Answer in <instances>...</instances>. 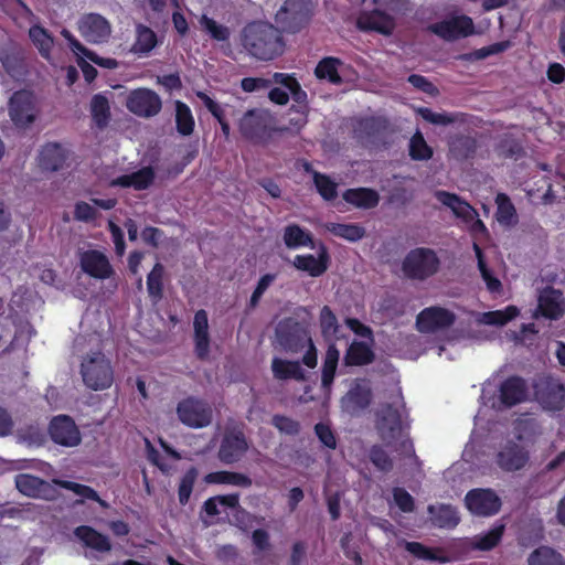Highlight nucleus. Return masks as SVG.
Listing matches in <instances>:
<instances>
[{"label":"nucleus","mask_w":565,"mask_h":565,"mask_svg":"<svg viewBox=\"0 0 565 565\" xmlns=\"http://www.w3.org/2000/svg\"><path fill=\"white\" fill-rule=\"evenodd\" d=\"M241 45L250 57L262 62L282 55L286 46L280 30L264 21H253L243 28Z\"/></svg>","instance_id":"nucleus-1"},{"label":"nucleus","mask_w":565,"mask_h":565,"mask_svg":"<svg viewBox=\"0 0 565 565\" xmlns=\"http://www.w3.org/2000/svg\"><path fill=\"white\" fill-rule=\"evenodd\" d=\"M313 15L311 0H285L275 14L280 32L295 34L308 26Z\"/></svg>","instance_id":"nucleus-2"},{"label":"nucleus","mask_w":565,"mask_h":565,"mask_svg":"<svg viewBox=\"0 0 565 565\" xmlns=\"http://www.w3.org/2000/svg\"><path fill=\"white\" fill-rule=\"evenodd\" d=\"M440 259L437 253L429 247L411 249L402 262V271L412 280H426L438 273Z\"/></svg>","instance_id":"nucleus-3"},{"label":"nucleus","mask_w":565,"mask_h":565,"mask_svg":"<svg viewBox=\"0 0 565 565\" xmlns=\"http://www.w3.org/2000/svg\"><path fill=\"white\" fill-rule=\"evenodd\" d=\"M81 375L84 384L93 391H103L111 386L114 371L110 361L100 351L83 358Z\"/></svg>","instance_id":"nucleus-4"},{"label":"nucleus","mask_w":565,"mask_h":565,"mask_svg":"<svg viewBox=\"0 0 565 565\" xmlns=\"http://www.w3.org/2000/svg\"><path fill=\"white\" fill-rule=\"evenodd\" d=\"M41 108L36 96L28 89L14 92L8 102V115L18 130H26L36 121Z\"/></svg>","instance_id":"nucleus-5"},{"label":"nucleus","mask_w":565,"mask_h":565,"mask_svg":"<svg viewBox=\"0 0 565 565\" xmlns=\"http://www.w3.org/2000/svg\"><path fill=\"white\" fill-rule=\"evenodd\" d=\"M238 129L242 137L255 145H266L276 130L271 116L263 109H249L239 119Z\"/></svg>","instance_id":"nucleus-6"},{"label":"nucleus","mask_w":565,"mask_h":565,"mask_svg":"<svg viewBox=\"0 0 565 565\" xmlns=\"http://www.w3.org/2000/svg\"><path fill=\"white\" fill-rule=\"evenodd\" d=\"M375 416V428L386 446H392L408 429V424L404 423L399 408L391 403L382 404Z\"/></svg>","instance_id":"nucleus-7"},{"label":"nucleus","mask_w":565,"mask_h":565,"mask_svg":"<svg viewBox=\"0 0 565 565\" xmlns=\"http://www.w3.org/2000/svg\"><path fill=\"white\" fill-rule=\"evenodd\" d=\"M276 339L286 352L298 353L306 348L311 335L303 323L289 317L278 322Z\"/></svg>","instance_id":"nucleus-8"},{"label":"nucleus","mask_w":565,"mask_h":565,"mask_svg":"<svg viewBox=\"0 0 565 565\" xmlns=\"http://www.w3.org/2000/svg\"><path fill=\"white\" fill-rule=\"evenodd\" d=\"M435 198L445 206L451 210L454 215L466 224H470V231L475 234L488 232L484 223L478 217V212L462 198L456 193L444 190L435 192Z\"/></svg>","instance_id":"nucleus-9"},{"label":"nucleus","mask_w":565,"mask_h":565,"mask_svg":"<svg viewBox=\"0 0 565 565\" xmlns=\"http://www.w3.org/2000/svg\"><path fill=\"white\" fill-rule=\"evenodd\" d=\"M249 449L248 439L241 426L226 428L222 437L217 458L224 465L241 461Z\"/></svg>","instance_id":"nucleus-10"},{"label":"nucleus","mask_w":565,"mask_h":565,"mask_svg":"<svg viewBox=\"0 0 565 565\" xmlns=\"http://www.w3.org/2000/svg\"><path fill=\"white\" fill-rule=\"evenodd\" d=\"M177 415L179 420L191 428H203L212 423L213 412L203 399L189 396L178 403Z\"/></svg>","instance_id":"nucleus-11"},{"label":"nucleus","mask_w":565,"mask_h":565,"mask_svg":"<svg viewBox=\"0 0 565 565\" xmlns=\"http://www.w3.org/2000/svg\"><path fill=\"white\" fill-rule=\"evenodd\" d=\"M428 30L444 41L452 42L472 35L475 23L469 15L459 14L433 23Z\"/></svg>","instance_id":"nucleus-12"},{"label":"nucleus","mask_w":565,"mask_h":565,"mask_svg":"<svg viewBox=\"0 0 565 565\" xmlns=\"http://www.w3.org/2000/svg\"><path fill=\"white\" fill-rule=\"evenodd\" d=\"M535 397L544 409L561 411L565 407V386L553 376L540 377L535 385Z\"/></svg>","instance_id":"nucleus-13"},{"label":"nucleus","mask_w":565,"mask_h":565,"mask_svg":"<svg viewBox=\"0 0 565 565\" xmlns=\"http://www.w3.org/2000/svg\"><path fill=\"white\" fill-rule=\"evenodd\" d=\"M14 483L18 491L29 498L52 501L58 497L56 484L53 481H46L31 473L17 475Z\"/></svg>","instance_id":"nucleus-14"},{"label":"nucleus","mask_w":565,"mask_h":565,"mask_svg":"<svg viewBox=\"0 0 565 565\" xmlns=\"http://www.w3.org/2000/svg\"><path fill=\"white\" fill-rule=\"evenodd\" d=\"M127 108L135 115L150 118L158 115L162 108L160 96L149 88H138L130 92L126 102Z\"/></svg>","instance_id":"nucleus-15"},{"label":"nucleus","mask_w":565,"mask_h":565,"mask_svg":"<svg viewBox=\"0 0 565 565\" xmlns=\"http://www.w3.org/2000/svg\"><path fill=\"white\" fill-rule=\"evenodd\" d=\"M467 509L475 515L491 516L501 509V499L492 489H472L465 497Z\"/></svg>","instance_id":"nucleus-16"},{"label":"nucleus","mask_w":565,"mask_h":565,"mask_svg":"<svg viewBox=\"0 0 565 565\" xmlns=\"http://www.w3.org/2000/svg\"><path fill=\"white\" fill-rule=\"evenodd\" d=\"M529 461V450L514 440H508L504 443L495 455V462L498 467L505 472L522 470Z\"/></svg>","instance_id":"nucleus-17"},{"label":"nucleus","mask_w":565,"mask_h":565,"mask_svg":"<svg viewBox=\"0 0 565 565\" xmlns=\"http://www.w3.org/2000/svg\"><path fill=\"white\" fill-rule=\"evenodd\" d=\"M456 321V316L452 311L433 306L423 309L416 318V327L420 332L430 333L441 329L451 327Z\"/></svg>","instance_id":"nucleus-18"},{"label":"nucleus","mask_w":565,"mask_h":565,"mask_svg":"<svg viewBox=\"0 0 565 565\" xmlns=\"http://www.w3.org/2000/svg\"><path fill=\"white\" fill-rule=\"evenodd\" d=\"M81 35L90 43H104L110 36L111 26L106 18L98 13H86L78 21Z\"/></svg>","instance_id":"nucleus-19"},{"label":"nucleus","mask_w":565,"mask_h":565,"mask_svg":"<svg viewBox=\"0 0 565 565\" xmlns=\"http://www.w3.org/2000/svg\"><path fill=\"white\" fill-rule=\"evenodd\" d=\"M529 387L526 381L519 375H511L501 382L498 402L502 408H511L526 401Z\"/></svg>","instance_id":"nucleus-20"},{"label":"nucleus","mask_w":565,"mask_h":565,"mask_svg":"<svg viewBox=\"0 0 565 565\" xmlns=\"http://www.w3.org/2000/svg\"><path fill=\"white\" fill-rule=\"evenodd\" d=\"M51 439L65 447H74L81 443V434L75 422L67 415L55 416L49 426Z\"/></svg>","instance_id":"nucleus-21"},{"label":"nucleus","mask_w":565,"mask_h":565,"mask_svg":"<svg viewBox=\"0 0 565 565\" xmlns=\"http://www.w3.org/2000/svg\"><path fill=\"white\" fill-rule=\"evenodd\" d=\"M395 25V19L379 8L361 12L356 20V26L361 31H373L383 35H391Z\"/></svg>","instance_id":"nucleus-22"},{"label":"nucleus","mask_w":565,"mask_h":565,"mask_svg":"<svg viewBox=\"0 0 565 565\" xmlns=\"http://www.w3.org/2000/svg\"><path fill=\"white\" fill-rule=\"evenodd\" d=\"M292 265L296 269L306 271L311 277H320L328 270L330 265L328 247L320 243L317 256L312 254L297 255L294 258Z\"/></svg>","instance_id":"nucleus-23"},{"label":"nucleus","mask_w":565,"mask_h":565,"mask_svg":"<svg viewBox=\"0 0 565 565\" xmlns=\"http://www.w3.org/2000/svg\"><path fill=\"white\" fill-rule=\"evenodd\" d=\"M79 264L84 273L96 279H107L114 274L107 256L96 249L83 252L79 257Z\"/></svg>","instance_id":"nucleus-24"},{"label":"nucleus","mask_w":565,"mask_h":565,"mask_svg":"<svg viewBox=\"0 0 565 565\" xmlns=\"http://www.w3.org/2000/svg\"><path fill=\"white\" fill-rule=\"evenodd\" d=\"M193 341L194 353L201 361H205L210 354V334H209V318L204 309H200L194 313L193 319Z\"/></svg>","instance_id":"nucleus-25"},{"label":"nucleus","mask_w":565,"mask_h":565,"mask_svg":"<svg viewBox=\"0 0 565 565\" xmlns=\"http://www.w3.org/2000/svg\"><path fill=\"white\" fill-rule=\"evenodd\" d=\"M70 151L58 142L45 143L39 154V166L42 170L55 172L64 168Z\"/></svg>","instance_id":"nucleus-26"},{"label":"nucleus","mask_w":565,"mask_h":565,"mask_svg":"<svg viewBox=\"0 0 565 565\" xmlns=\"http://www.w3.org/2000/svg\"><path fill=\"white\" fill-rule=\"evenodd\" d=\"M427 511L431 523L439 529H455L460 522V515L451 504H430Z\"/></svg>","instance_id":"nucleus-27"},{"label":"nucleus","mask_w":565,"mask_h":565,"mask_svg":"<svg viewBox=\"0 0 565 565\" xmlns=\"http://www.w3.org/2000/svg\"><path fill=\"white\" fill-rule=\"evenodd\" d=\"M282 241L289 249H298L300 247H310L311 249L316 248V242L312 233L296 223L285 226Z\"/></svg>","instance_id":"nucleus-28"},{"label":"nucleus","mask_w":565,"mask_h":565,"mask_svg":"<svg viewBox=\"0 0 565 565\" xmlns=\"http://www.w3.org/2000/svg\"><path fill=\"white\" fill-rule=\"evenodd\" d=\"M342 198L347 203L364 210L374 209L380 203L379 192L371 188L348 189Z\"/></svg>","instance_id":"nucleus-29"},{"label":"nucleus","mask_w":565,"mask_h":565,"mask_svg":"<svg viewBox=\"0 0 565 565\" xmlns=\"http://www.w3.org/2000/svg\"><path fill=\"white\" fill-rule=\"evenodd\" d=\"M62 35L68 42L70 47L75 54L82 55L92 61L93 63H95L96 65L104 68L113 70L118 66L117 60L111 57L99 56L94 51H90L89 49L84 46L68 30L64 29L62 31Z\"/></svg>","instance_id":"nucleus-30"},{"label":"nucleus","mask_w":565,"mask_h":565,"mask_svg":"<svg viewBox=\"0 0 565 565\" xmlns=\"http://www.w3.org/2000/svg\"><path fill=\"white\" fill-rule=\"evenodd\" d=\"M154 181V171L151 167H143L136 172L122 174L113 181L114 185L134 188L141 191L148 189Z\"/></svg>","instance_id":"nucleus-31"},{"label":"nucleus","mask_w":565,"mask_h":565,"mask_svg":"<svg viewBox=\"0 0 565 565\" xmlns=\"http://www.w3.org/2000/svg\"><path fill=\"white\" fill-rule=\"evenodd\" d=\"M477 149V139L466 135H457L448 143L449 156L460 162L473 158Z\"/></svg>","instance_id":"nucleus-32"},{"label":"nucleus","mask_w":565,"mask_h":565,"mask_svg":"<svg viewBox=\"0 0 565 565\" xmlns=\"http://www.w3.org/2000/svg\"><path fill=\"white\" fill-rule=\"evenodd\" d=\"M375 360L372 348L363 342L354 340L347 349L343 362L347 366H364Z\"/></svg>","instance_id":"nucleus-33"},{"label":"nucleus","mask_w":565,"mask_h":565,"mask_svg":"<svg viewBox=\"0 0 565 565\" xmlns=\"http://www.w3.org/2000/svg\"><path fill=\"white\" fill-rule=\"evenodd\" d=\"M271 371L274 377L279 381L296 380L302 382L306 380V372L298 361L274 358L271 361Z\"/></svg>","instance_id":"nucleus-34"},{"label":"nucleus","mask_w":565,"mask_h":565,"mask_svg":"<svg viewBox=\"0 0 565 565\" xmlns=\"http://www.w3.org/2000/svg\"><path fill=\"white\" fill-rule=\"evenodd\" d=\"M340 359V352L334 343L328 345L322 369H321V388L326 394H330L335 377V372Z\"/></svg>","instance_id":"nucleus-35"},{"label":"nucleus","mask_w":565,"mask_h":565,"mask_svg":"<svg viewBox=\"0 0 565 565\" xmlns=\"http://www.w3.org/2000/svg\"><path fill=\"white\" fill-rule=\"evenodd\" d=\"M74 534L84 543L85 546L95 551L105 553L109 552L111 548L108 536L89 525L77 526L74 530Z\"/></svg>","instance_id":"nucleus-36"},{"label":"nucleus","mask_w":565,"mask_h":565,"mask_svg":"<svg viewBox=\"0 0 565 565\" xmlns=\"http://www.w3.org/2000/svg\"><path fill=\"white\" fill-rule=\"evenodd\" d=\"M157 45V33L149 26L138 23L136 25V39L131 46V52L139 56L148 55Z\"/></svg>","instance_id":"nucleus-37"},{"label":"nucleus","mask_w":565,"mask_h":565,"mask_svg":"<svg viewBox=\"0 0 565 565\" xmlns=\"http://www.w3.org/2000/svg\"><path fill=\"white\" fill-rule=\"evenodd\" d=\"M204 482L207 484H231L241 488H249L252 479L241 472L235 471H214L204 476Z\"/></svg>","instance_id":"nucleus-38"},{"label":"nucleus","mask_w":565,"mask_h":565,"mask_svg":"<svg viewBox=\"0 0 565 565\" xmlns=\"http://www.w3.org/2000/svg\"><path fill=\"white\" fill-rule=\"evenodd\" d=\"M342 64L338 57H323L315 68V75L319 79H326L331 84L340 85L342 77L339 74L338 67Z\"/></svg>","instance_id":"nucleus-39"},{"label":"nucleus","mask_w":565,"mask_h":565,"mask_svg":"<svg viewBox=\"0 0 565 565\" xmlns=\"http://www.w3.org/2000/svg\"><path fill=\"white\" fill-rule=\"evenodd\" d=\"M559 292L552 289L550 292L542 295L539 299V311L547 319L557 320L564 313L562 302L558 300Z\"/></svg>","instance_id":"nucleus-40"},{"label":"nucleus","mask_w":565,"mask_h":565,"mask_svg":"<svg viewBox=\"0 0 565 565\" xmlns=\"http://www.w3.org/2000/svg\"><path fill=\"white\" fill-rule=\"evenodd\" d=\"M164 267L156 263L147 276V291L153 303L159 302L163 297Z\"/></svg>","instance_id":"nucleus-41"},{"label":"nucleus","mask_w":565,"mask_h":565,"mask_svg":"<svg viewBox=\"0 0 565 565\" xmlns=\"http://www.w3.org/2000/svg\"><path fill=\"white\" fill-rule=\"evenodd\" d=\"M195 127L194 117L190 107L181 102L175 100V128L181 136H190Z\"/></svg>","instance_id":"nucleus-42"},{"label":"nucleus","mask_w":565,"mask_h":565,"mask_svg":"<svg viewBox=\"0 0 565 565\" xmlns=\"http://www.w3.org/2000/svg\"><path fill=\"white\" fill-rule=\"evenodd\" d=\"M529 565H565L562 554L548 546H540L527 558Z\"/></svg>","instance_id":"nucleus-43"},{"label":"nucleus","mask_w":565,"mask_h":565,"mask_svg":"<svg viewBox=\"0 0 565 565\" xmlns=\"http://www.w3.org/2000/svg\"><path fill=\"white\" fill-rule=\"evenodd\" d=\"M90 113L96 126L100 129L105 128L110 119L108 99L102 94L94 95L90 102Z\"/></svg>","instance_id":"nucleus-44"},{"label":"nucleus","mask_w":565,"mask_h":565,"mask_svg":"<svg viewBox=\"0 0 565 565\" xmlns=\"http://www.w3.org/2000/svg\"><path fill=\"white\" fill-rule=\"evenodd\" d=\"M196 96L205 106V108L211 113V115L218 121L224 137L228 139L231 134V126L225 118L224 109L222 106L204 92H196Z\"/></svg>","instance_id":"nucleus-45"},{"label":"nucleus","mask_w":565,"mask_h":565,"mask_svg":"<svg viewBox=\"0 0 565 565\" xmlns=\"http://www.w3.org/2000/svg\"><path fill=\"white\" fill-rule=\"evenodd\" d=\"M408 154L414 161H427L433 158L434 150L426 142L423 134L416 131L409 139Z\"/></svg>","instance_id":"nucleus-46"},{"label":"nucleus","mask_w":565,"mask_h":565,"mask_svg":"<svg viewBox=\"0 0 565 565\" xmlns=\"http://www.w3.org/2000/svg\"><path fill=\"white\" fill-rule=\"evenodd\" d=\"M327 230L337 237L358 242L365 236V228L359 224L329 223Z\"/></svg>","instance_id":"nucleus-47"},{"label":"nucleus","mask_w":565,"mask_h":565,"mask_svg":"<svg viewBox=\"0 0 565 565\" xmlns=\"http://www.w3.org/2000/svg\"><path fill=\"white\" fill-rule=\"evenodd\" d=\"M53 482L62 489L72 491L76 495L81 497L83 500L95 501L100 503L102 505L105 504V502L98 495L97 491L89 486L62 479H53Z\"/></svg>","instance_id":"nucleus-48"},{"label":"nucleus","mask_w":565,"mask_h":565,"mask_svg":"<svg viewBox=\"0 0 565 565\" xmlns=\"http://www.w3.org/2000/svg\"><path fill=\"white\" fill-rule=\"evenodd\" d=\"M495 218L502 225H511L516 217V211L511 199L505 193H498L495 196Z\"/></svg>","instance_id":"nucleus-49"},{"label":"nucleus","mask_w":565,"mask_h":565,"mask_svg":"<svg viewBox=\"0 0 565 565\" xmlns=\"http://www.w3.org/2000/svg\"><path fill=\"white\" fill-rule=\"evenodd\" d=\"M29 36L38 47L40 54L44 58H49L54 41L47 30L40 25H33L30 28Z\"/></svg>","instance_id":"nucleus-50"},{"label":"nucleus","mask_w":565,"mask_h":565,"mask_svg":"<svg viewBox=\"0 0 565 565\" xmlns=\"http://www.w3.org/2000/svg\"><path fill=\"white\" fill-rule=\"evenodd\" d=\"M504 533V525H495L487 533L476 536L473 546L480 551H490L501 541Z\"/></svg>","instance_id":"nucleus-51"},{"label":"nucleus","mask_w":565,"mask_h":565,"mask_svg":"<svg viewBox=\"0 0 565 565\" xmlns=\"http://www.w3.org/2000/svg\"><path fill=\"white\" fill-rule=\"evenodd\" d=\"M369 459L381 472H390L394 467L392 457L383 446L379 444L371 446L369 449Z\"/></svg>","instance_id":"nucleus-52"},{"label":"nucleus","mask_w":565,"mask_h":565,"mask_svg":"<svg viewBox=\"0 0 565 565\" xmlns=\"http://www.w3.org/2000/svg\"><path fill=\"white\" fill-rule=\"evenodd\" d=\"M313 182L323 200L333 201L338 196V185L329 175L315 171Z\"/></svg>","instance_id":"nucleus-53"},{"label":"nucleus","mask_w":565,"mask_h":565,"mask_svg":"<svg viewBox=\"0 0 565 565\" xmlns=\"http://www.w3.org/2000/svg\"><path fill=\"white\" fill-rule=\"evenodd\" d=\"M198 476L199 471L195 467H190L182 476L178 488V499L181 505L189 502Z\"/></svg>","instance_id":"nucleus-54"},{"label":"nucleus","mask_w":565,"mask_h":565,"mask_svg":"<svg viewBox=\"0 0 565 565\" xmlns=\"http://www.w3.org/2000/svg\"><path fill=\"white\" fill-rule=\"evenodd\" d=\"M473 250L476 253L477 259H478V268L480 270V274L486 281L487 288L491 292H499L501 290L502 284L501 281L492 275L490 269L488 268L484 259H483V253L481 247L473 243Z\"/></svg>","instance_id":"nucleus-55"},{"label":"nucleus","mask_w":565,"mask_h":565,"mask_svg":"<svg viewBox=\"0 0 565 565\" xmlns=\"http://www.w3.org/2000/svg\"><path fill=\"white\" fill-rule=\"evenodd\" d=\"M319 323L321 334L324 339L335 337L339 331V323L334 312L329 306H323L320 310Z\"/></svg>","instance_id":"nucleus-56"},{"label":"nucleus","mask_w":565,"mask_h":565,"mask_svg":"<svg viewBox=\"0 0 565 565\" xmlns=\"http://www.w3.org/2000/svg\"><path fill=\"white\" fill-rule=\"evenodd\" d=\"M519 315L515 306H508L503 310L488 311L483 313L482 321L489 326H504Z\"/></svg>","instance_id":"nucleus-57"},{"label":"nucleus","mask_w":565,"mask_h":565,"mask_svg":"<svg viewBox=\"0 0 565 565\" xmlns=\"http://www.w3.org/2000/svg\"><path fill=\"white\" fill-rule=\"evenodd\" d=\"M348 401L354 409L363 411L367 408L372 402V392L367 387L356 385L349 391Z\"/></svg>","instance_id":"nucleus-58"},{"label":"nucleus","mask_w":565,"mask_h":565,"mask_svg":"<svg viewBox=\"0 0 565 565\" xmlns=\"http://www.w3.org/2000/svg\"><path fill=\"white\" fill-rule=\"evenodd\" d=\"M201 24L213 40L218 42L228 41L231 31L226 25L218 24L215 20L206 15L202 17Z\"/></svg>","instance_id":"nucleus-59"},{"label":"nucleus","mask_w":565,"mask_h":565,"mask_svg":"<svg viewBox=\"0 0 565 565\" xmlns=\"http://www.w3.org/2000/svg\"><path fill=\"white\" fill-rule=\"evenodd\" d=\"M405 548L407 552L420 559L426 561H440L445 562V558L438 557L435 550L425 546L419 542H406Z\"/></svg>","instance_id":"nucleus-60"},{"label":"nucleus","mask_w":565,"mask_h":565,"mask_svg":"<svg viewBox=\"0 0 565 565\" xmlns=\"http://www.w3.org/2000/svg\"><path fill=\"white\" fill-rule=\"evenodd\" d=\"M271 424L281 433L296 436L300 433V424L285 415H274Z\"/></svg>","instance_id":"nucleus-61"},{"label":"nucleus","mask_w":565,"mask_h":565,"mask_svg":"<svg viewBox=\"0 0 565 565\" xmlns=\"http://www.w3.org/2000/svg\"><path fill=\"white\" fill-rule=\"evenodd\" d=\"M359 131L361 135L373 138L380 135L384 129V125L381 119L375 117H366L359 121Z\"/></svg>","instance_id":"nucleus-62"},{"label":"nucleus","mask_w":565,"mask_h":565,"mask_svg":"<svg viewBox=\"0 0 565 565\" xmlns=\"http://www.w3.org/2000/svg\"><path fill=\"white\" fill-rule=\"evenodd\" d=\"M393 499L402 512L411 513L415 510L414 498L404 488H394Z\"/></svg>","instance_id":"nucleus-63"},{"label":"nucleus","mask_w":565,"mask_h":565,"mask_svg":"<svg viewBox=\"0 0 565 565\" xmlns=\"http://www.w3.org/2000/svg\"><path fill=\"white\" fill-rule=\"evenodd\" d=\"M315 434L319 441L329 449L337 448V437L331 429L330 425L326 423H318L315 425Z\"/></svg>","instance_id":"nucleus-64"}]
</instances>
